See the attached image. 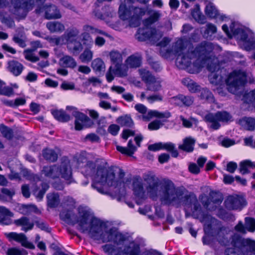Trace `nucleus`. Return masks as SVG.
<instances>
[{"label":"nucleus","instance_id":"f257e3e1","mask_svg":"<svg viewBox=\"0 0 255 255\" xmlns=\"http://www.w3.org/2000/svg\"><path fill=\"white\" fill-rule=\"evenodd\" d=\"M143 179L145 182V190L152 199H156L159 196L161 201L165 204L176 207L184 206L186 217L189 216L186 209H190L192 217L200 219L201 222H206L213 219L208 213L201 210V205L193 193L184 195V190L176 188L172 181L166 179L159 180L151 173L143 174Z\"/></svg>","mask_w":255,"mask_h":255},{"label":"nucleus","instance_id":"f03ea898","mask_svg":"<svg viewBox=\"0 0 255 255\" xmlns=\"http://www.w3.org/2000/svg\"><path fill=\"white\" fill-rule=\"evenodd\" d=\"M86 176H93L95 175V180L92 184V187L96 189L99 193L108 195L112 199L116 198L117 195H113L105 190L104 185L105 184L109 186H114L116 188L120 187V191L118 196H121L125 193V184L124 178L125 173L123 169L116 168L115 169L107 170L104 167L98 166L96 168L95 162L88 161L84 167Z\"/></svg>","mask_w":255,"mask_h":255},{"label":"nucleus","instance_id":"7ed1b4c3","mask_svg":"<svg viewBox=\"0 0 255 255\" xmlns=\"http://www.w3.org/2000/svg\"><path fill=\"white\" fill-rule=\"evenodd\" d=\"M105 223L97 218H92L90 223L89 234L93 239L102 240L103 243L113 242L117 245H123L127 237L117 232L115 228L107 230Z\"/></svg>","mask_w":255,"mask_h":255},{"label":"nucleus","instance_id":"20e7f679","mask_svg":"<svg viewBox=\"0 0 255 255\" xmlns=\"http://www.w3.org/2000/svg\"><path fill=\"white\" fill-rule=\"evenodd\" d=\"M104 252L109 255H161L158 251L150 249L146 250L140 253V247L137 244H130L125 246L123 250L112 244H106L102 246Z\"/></svg>","mask_w":255,"mask_h":255},{"label":"nucleus","instance_id":"39448f33","mask_svg":"<svg viewBox=\"0 0 255 255\" xmlns=\"http://www.w3.org/2000/svg\"><path fill=\"white\" fill-rule=\"evenodd\" d=\"M230 30H229L227 24H223L222 26L223 30L226 33L230 38L233 37L243 42V46L247 51H250L255 47V41L253 38H248L247 31L239 27H236L234 22L232 23L230 26Z\"/></svg>","mask_w":255,"mask_h":255},{"label":"nucleus","instance_id":"423d86ee","mask_svg":"<svg viewBox=\"0 0 255 255\" xmlns=\"http://www.w3.org/2000/svg\"><path fill=\"white\" fill-rule=\"evenodd\" d=\"M42 172L47 177L54 179L61 175L68 184L72 182V170L69 161L62 162L60 166H44Z\"/></svg>","mask_w":255,"mask_h":255},{"label":"nucleus","instance_id":"0eeeda50","mask_svg":"<svg viewBox=\"0 0 255 255\" xmlns=\"http://www.w3.org/2000/svg\"><path fill=\"white\" fill-rule=\"evenodd\" d=\"M46 0H10L9 10L17 18H24L35 3L42 4Z\"/></svg>","mask_w":255,"mask_h":255},{"label":"nucleus","instance_id":"6e6552de","mask_svg":"<svg viewBox=\"0 0 255 255\" xmlns=\"http://www.w3.org/2000/svg\"><path fill=\"white\" fill-rule=\"evenodd\" d=\"M192 49L186 53L179 54L176 59V65L180 69H187L191 73L198 72L202 68L201 62L191 54Z\"/></svg>","mask_w":255,"mask_h":255},{"label":"nucleus","instance_id":"1a4fd4ad","mask_svg":"<svg viewBox=\"0 0 255 255\" xmlns=\"http://www.w3.org/2000/svg\"><path fill=\"white\" fill-rule=\"evenodd\" d=\"M214 49L213 44L209 41H203L196 45L194 48H192L191 54L195 56L196 59H199L202 63V67L204 64L213 60L215 56L213 52Z\"/></svg>","mask_w":255,"mask_h":255},{"label":"nucleus","instance_id":"9d476101","mask_svg":"<svg viewBox=\"0 0 255 255\" xmlns=\"http://www.w3.org/2000/svg\"><path fill=\"white\" fill-rule=\"evenodd\" d=\"M247 73L242 70H235L231 72L225 80L228 91L237 94L241 88H243L247 82Z\"/></svg>","mask_w":255,"mask_h":255},{"label":"nucleus","instance_id":"9b49d317","mask_svg":"<svg viewBox=\"0 0 255 255\" xmlns=\"http://www.w3.org/2000/svg\"><path fill=\"white\" fill-rule=\"evenodd\" d=\"M35 11L37 14L44 11L45 18L47 19H59L62 16L59 9L54 4H45L42 6L38 7Z\"/></svg>","mask_w":255,"mask_h":255},{"label":"nucleus","instance_id":"f8f14e48","mask_svg":"<svg viewBox=\"0 0 255 255\" xmlns=\"http://www.w3.org/2000/svg\"><path fill=\"white\" fill-rule=\"evenodd\" d=\"M66 110L71 111L72 115L75 118V128L76 130L82 129L84 125L90 121V118L87 115L78 112L77 109L74 107L67 106Z\"/></svg>","mask_w":255,"mask_h":255},{"label":"nucleus","instance_id":"ddd939ff","mask_svg":"<svg viewBox=\"0 0 255 255\" xmlns=\"http://www.w3.org/2000/svg\"><path fill=\"white\" fill-rule=\"evenodd\" d=\"M226 208L229 210H241L246 205L245 199L238 195L229 196L224 202Z\"/></svg>","mask_w":255,"mask_h":255},{"label":"nucleus","instance_id":"4468645a","mask_svg":"<svg viewBox=\"0 0 255 255\" xmlns=\"http://www.w3.org/2000/svg\"><path fill=\"white\" fill-rule=\"evenodd\" d=\"M148 27L144 28H139L136 34V38L141 41L147 39L154 40L157 37V30L155 28H148Z\"/></svg>","mask_w":255,"mask_h":255},{"label":"nucleus","instance_id":"2eb2a0df","mask_svg":"<svg viewBox=\"0 0 255 255\" xmlns=\"http://www.w3.org/2000/svg\"><path fill=\"white\" fill-rule=\"evenodd\" d=\"M132 186L134 195L139 199H144L145 191L143 188L142 179L140 176L136 175L133 177Z\"/></svg>","mask_w":255,"mask_h":255},{"label":"nucleus","instance_id":"dca6fc26","mask_svg":"<svg viewBox=\"0 0 255 255\" xmlns=\"http://www.w3.org/2000/svg\"><path fill=\"white\" fill-rule=\"evenodd\" d=\"M205 13L208 16L216 18L220 21L226 20V19L227 18V17L225 15L220 14L214 4L211 2L207 4L205 8Z\"/></svg>","mask_w":255,"mask_h":255},{"label":"nucleus","instance_id":"f3484780","mask_svg":"<svg viewBox=\"0 0 255 255\" xmlns=\"http://www.w3.org/2000/svg\"><path fill=\"white\" fill-rule=\"evenodd\" d=\"M12 41L21 48L26 46L27 37L23 27H18L16 29V33L13 36Z\"/></svg>","mask_w":255,"mask_h":255},{"label":"nucleus","instance_id":"a211bd4d","mask_svg":"<svg viewBox=\"0 0 255 255\" xmlns=\"http://www.w3.org/2000/svg\"><path fill=\"white\" fill-rule=\"evenodd\" d=\"M79 218L77 217V223H78L82 232H85L88 230L85 226L87 224L89 219L90 216V212L86 209H79Z\"/></svg>","mask_w":255,"mask_h":255},{"label":"nucleus","instance_id":"6ab92c4d","mask_svg":"<svg viewBox=\"0 0 255 255\" xmlns=\"http://www.w3.org/2000/svg\"><path fill=\"white\" fill-rule=\"evenodd\" d=\"M195 143V138L191 136H188L183 139V143L179 145L178 148L186 152L191 153L194 150Z\"/></svg>","mask_w":255,"mask_h":255},{"label":"nucleus","instance_id":"aec40b11","mask_svg":"<svg viewBox=\"0 0 255 255\" xmlns=\"http://www.w3.org/2000/svg\"><path fill=\"white\" fill-rule=\"evenodd\" d=\"M14 224L18 227H21V230L26 232L33 228L34 224L31 222L28 218L23 216L14 221Z\"/></svg>","mask_w":255,"mask_h":255},{"label":"nucleus","instance_id":"412c9836","mask_svg":"<svg viewBox=\"0 0 255 255\" xmlns=\"http://www.w3.org/2000/svg\"><path fill=\"white\" fill-rule=\"evenodd\" d=\"M8 70L14 76L20 75L24 69V66L20 62L12 60L8 63Z\"/></svg>","mask_w":255,"mask_h":255},{"label":"nucleus","instance_id":"4be33fe9","mask_svg":"<svg viewBox=\"0 0 255 255\" xmlns=\"http://www.w3.org/2000/svg\"><path fill=\"white\" fill-rule=\"evenodd\" d=\"M147 14L149 15V16L143 21V24L145 27H148L157 21L161 16V13L159 11L151 9L147 11Z\"/></svg>","mask_w":255,"mask_h":255},{"label":"nucleus","instance_id":"5701e85b","mask_svg":"<svg viewBox=\"0 0 255 255\" xmlns=\"http://www.w3.org/2000/svg\"><path fill=\"white\" fill-rule=\"evenodd\" d=\"M13 213L3 206H0V224L8 225L11 223Z\"/></svg>","mask_w":255,"mask_h":255},{"label":"nucleus","instance_id":"b1692460","mask_svg":"<svg viewBox=\"0 0 255 255\" xmlns=\"http://www.w3.org/2000/svg\"><path fill=\"white\" fill-rule=\"evenodd\" d=\"M60 216L62 220L68 224L75 225L77 223V216L73 211H63L60 214Z\"/></svg>","mask_w":255,"mask_h":255},{"label":"nucleus","instance_id":"393cba45","mask_svg":"<svg viewBox=\"0 0 255 255\" xmlns=\"http://www.w3.org/2000/svg\"><path fill=\"white\" fill-rule=\"evenodd\" d=\"M188 42L187 40L180 38L178 39L172 46V51L177 57L179 54L184 53L183 52L187 46Z\"/></svg>","mask_w":255,"mask_h":255},{"label":"nucleus","instance_id":"a878e982","mask_svg":"<svg viewBox=\"0 0 255 255\" xmlns=\"http://www.w3.org/2000/svg\"><path fill=\"white\" fill-rule=\"evenodd\" d=\"M66 42L68 49L74 55L79 54L83 49L81 42L78 39H74Z\"/></svg>","mask_w":255,"mask_h":255},{"label":"nucleus","instance_id":"bb28decb","mask_svg":"<svg viewBox=\"0 0 255 255\" xmlns=\"http://www.w3.org/2000/svg\"><path fill=\"white\" fill-rule=\"evenodd\" d=\"M204 120L206 122L210 124L209 126L210 128L214 130L218 129L221 127L216 113L215 114L209 113L206 115L204 117Z\"/></svg>","mask_w":255,"mask_h":255},{"label":"nucleus","instance_id":"cd10ccee","mask_svg":"<svg viewBox=\"0 0 255 255\" xmlns=\"http://www.w3.org/2000/svg\"><path fill=\"white\" fill-rule=\"evenodd\" d=\"M119 14L120 18L123 20H132L131 6L128 8L125 4H121L119 8Z\"/></svg>","mask_w":255,"mask_h":255},{"label":"nucleus","instance_id":"c85d7f7f","mask_svg":"<svg viewBox=\"0 0 255 255\" xmlns=\"http://www.w3.org/2000/svg\"><path fill=\"white\" fill-rule=\"evenodd\" d=\"M171 117V113L168 111L159 112L155 110H150L148 111L147 115H143L144 119L149 121L152 117H157L160 119H167Z\"/></svg>","mask_w":255,"mask_h":255},{"label":"nucleus","instance_id":"c756f323","mask_svg":"<svg viewBox=\"0 0 255 255\" xmlns=\"http://www.w3.org/2000/svg\"><path fill=\"white\" fill-rule=\"evenodd\" d=\"M239 124L244 129L252 131L255 128V118L245 117L239 120Z\"/></svg>","mask_w":255,"mask_h":255},{"label":"nucleus","instance_id":"7c9ffc66","mask_svg":"<svg viewBox=\"0 0 255 255\" xmlns=\"http://www.w3.org/2000/svg\"><path fill=\"white\" fill-rule=\"evenodd\" d=\"M46 198L47 206L51 208L57 207L60 204L59 195L57 193H49Z\"/></svg>","mask_w":255,"mask_h":255},{"label":"nucleus","instance_id":"2f4dec72","mask_svg":"<svg viewBox=\"0 0 255 255\" xmlns=\"http://www.w3.org/2000/svg\"><path fill=\"white\" fill-rule=\"evenodd\" d=\"M20 213L24 215H30L32 213L36 214H40V212L37 207L32 204L29 205H21L19 208Z\"/></svg>","mask_w":255,"mask_h":255},{"label":"nucleus","instance_id":"473e14b6","mask_svg":"<svg viewBox=\"0 0 255 255\" xmlns=\"http://www.w3.org/2000/svg\"><path fill=\"white\" fill-rule=\"evenodd\" d=\"M117 149L122 154L131 156L136 150V147L133 145L131 139H130L128 143L127 147L117 146Z\"/></svg>","mask_w":255,"mask_h":255},{"label":"nucleus","instance_id":"72a5a7b5","mask_svg":"<svg viewBox=\"0 0 255 255\" xmlns=\"http://www.w3.org/2000/svg\"><path fill=\"white\" fill-rule=\"evenodd\" d=\"M54 118L62 123L67 122L70 120V116L63 110H56L51 112Z\"/></svg>","mask_w":255,"mask_h":255},{"label":"nucleus","instance_id":"f704fd0d","mask_svg":"<svg viewBox=\"0 0 255 255\" xmlns=\"http://www.w3.org/2000/svg\"><path fill=\"white\" fill-rule=\"evenodd\" d=\"M61 66L64 67L73 69L77 66L75 60L69 55H65L59 60Z\"/></svg>","mask_w":255,"mask_h":255},{"label":"nucleus","instance_id":"c9c22d12","mask_svg":"<svg viewBox=\"0 0 255 255\" xmlns=\"http://www.w3.org/2000/svg\"><path fill=\"white\" fill-rule=\"evenodd\" d=\"M46 27L52 33L62 32L65 29V26L62 23L55 21L47 22Z\"/></svg>","mask_w":255,"mask_h":255},{"label":"nucleus","instance_id":"e433bc0d","mask_svg":"<svg viewBox=\"0 0 255 255\" xmlns=\"http://www.w3.org/2000/svg\"><path fill=\"white\" fill-rule=\"evenodd\" d=\"M126 62L128 67L136 68L141 65V58L140 56L132 55L127 58Z\"/></svg>","mask_w":255,"mask_h":255},{"label":"nucleus","instance_id":"4c0bfd02","mask_svg":"<svg viewBox=\"0 0 255 255\" xmlns=\"http://www.w3.org/2000/svg\"><path fill=\"white\" fill-rule=\"evenodd\" d=\"M117 122L122 127L132 128L134 126V123L131 117L127 115L119 117Z\"/></svg>","mask_w":255,"mask_h":255},{"label":"nucleus","instance_id":"58836bf2","mask_svg":"<svg viewBox=\"0 0 255 255\" xmlns=\"http://www.w3.org/2000/svg\"><path fill=\"white\" fill-rule=\"evenodd\" d=\"M42 155L45 159L50 162H55L58 159V153L54 149L46 148L43 150Z\"/></svg>","mask_w":255,"mask_h":255},{"label":"nucleus","instance_id":"ea45409f","mask_svg":"<svg viewBox=\"0 0 255 255\" xmlns=\"http://www.w3.org/2000/svg\"><path fill=\"white\" fill-rule=\"evenodd\" d=\"M131 12L132 20L135 19L137 23L136 25H133L134 26H135L138 25L140 18L145 14L146 10L144 8H140L132 6Z\"/></svg>","mask_w":255,"mask_h":255},{"label":"nucleus","instance_id":"a19ab883","mask_svg":"<svg viewBox=\"0 0 255 255\" xmlns=\"http://www.w3.org/2000/svg\"><path fill=\"white\" fill-rule=\"evenodd\" d=\"M5 235L10 241L12 240L15 241L17 242L20 243L21 245L26 240L25 235L23 233H17L16 232H10L5 233Z\"/></svg>","mask_w":255,"mask_h":255},{"label":"nucleus","instance_id":"79ce46f5","mask_svg":"<svg viewBox=\"0 0 255 255\" xmlns=\"http://www.w3.org/2000/svg\"><path fill=\"white\" fill-rule=\"evenodd\" d=\"M182 83L186 86L192 93H195L200 90V86L193 80L189 78H184L182 80Z\"/></svg>","mask_w":255,"mask_h":255},{"label":"nucleus","instance_id":"37998d69","mask_svg":"<svg viewBox=\"0 0 255 255\" xmlns=\"http://www.w3.org/2000/svg\"><path fill=\"white\" fill-rule=\"evenodd\" d=\"M200 97L201 99L204 100L208 103H214L215 98L212 92L207 88H203L200 90Z\"/></svg>","mask_w":255,"mask_h":255},{"label":"nucleus","instance_id":"c03bdc74","mask_svg":"<svg viewBox=\"0 0 255 255\" xmlns=\"http://www.w3.org/2000/svg\"><path fill=\"white\" fill-rule=\"evenodd\" d=\"M162 149L170 152L173 157L176 158L178 156V151L176 148L175 144L172 142H162Z\"/></svg>","mask_w":255,"mask_h":255},{"label":"nucleus","instance_id":"a18cd8bd","mask_svg":"<svg viewBox=\"0 0 255 255\" xmlns=\"http://www.w3.org/2000/svg\"><path fill=\"white\" fill-rule=\"evenodd\" d=\"M139 73L142 80L146 85L156 78L150 72L145 69H139Z\"/></svg>","mask_w":255,"mask_h":255},{"label":"nucleus","instance_id":"49530a36","mask_svg":"<svg viewBox=\"0 0 255 255\" xmlns=\"http://www.w3.org/2000/svg\"><path fill=\"white\" fill-rule=\"evenodd\" d=\"M242 251L247 254L248 253L255 254V241L250 239H246Z\"/></svg>","mask_w":255,"mask_h":255},{"label":"nucleus","instance_id":"de8ad7c7","mask_svg":"<svg viewBox=\"0 0 255 255\" xmlns=\"http://www.w3.org/2000/svg\"><path fill=\"white\" fill-rule=\"evenodd\" d=\"M216 26L211 23H207L206 25V29L203 33L204 37L207 39H211L212 35L216 33Z\"/></svg>","mask_w":255,"mask_h":255},{"label":"nucleus","instance_id":"09e8293b","mask_svg":"<svg viewBox=\"0 0 255 255\" xmlns=\"http://www.w3.org/2000/svg\"><path fill=\"white\" fill-rule=\"evenodd\" d=\"M79 30L75 27H72L67 29L64 33L66 42L77 39V37L79 34Z\"/></svg>","mask_w":255,"mask_h":255},{"label":"nucleus","instance_id":"8fccbe9b","mask_svg":"<svg viewBox=\"0 0 255 255\" xmlns=\"http://www.w3.org/2000/svg\"><path fill=\"white\" fill-rule=\"evenodd\" d=\"M92 67L94 71L99 73L101 72H104L105 70V63L100 58L94 60L92 62Z\"/></svg>","mask_w":255,"mask_h":255},{"label":"nucleus","instance_id":"3c124183","mask_svg":"<svg viewBox=\"0 0 255 255\" xmlns=\"http://www.w3.org/2000/svg\"><path fill=\"white\" fill-rule=\"evenodd\" d=\"M245 241L246 239H243L240 235L235 234L232 237L231 244L234 247L242 250Z\"/></svg>","mask_w":255,"mask_h":255},{"label":"nucleus","instance_id":"603ef678","mask_svg":"<svg viewBox=\"0 0 255 255\" xmlns=\"http://www.w3.org/2000/svg\"><path fill=\"white\" fill-rule=\"evenodd\" d=\"M249 167H255V163L251 161L250 160H246L242 161L240 163V172L242 174H245L249 173L248 168Z\"/></svg>","mask_w":255,"mask_h":255},{"label":"nucleus","instance_id":"864d4df0","mask_svg":"<svg viewBox=\"0 0 255 255\" xmlns=\"http://www.w3.org/2000/svg\"><path fill=\"white\" fill-rule=\"evenodd\" d=\"M93 55V52L88 47L85 48L83 52L80 55L79 59L83 63H88L92 59Z\"/></svg>","mask_w":255,"mask_h":255},{"label":"nucleus","instance_id":"5fc2aeb1","mask_svg":"<svg viewBox=\"0 0 255 255\" xmlns=\"http://www.w3.org/2000/svg\"><path fill=\"white\" fill-rule=\"evenodd\" d=\"M113 73L120 77H126L128 75V69L123 67L122 63L115 65V68L113 69Z\"/></svg>","mask_w":255,"mask_h":255},{"label":"nucleus","instance_id":"6e6d98bb","mask_svg":"<svg viewBox=\"0 0 255 255\" xmlns=\"http://www.w3.org/2000/svg\"><path fill=\"white\" fill-rule=\"evenodd\" d=\"M110 9V8L109 6H105L102 8L103 11H104L103 13L97 10H95L93 12L95 16L98 18L105 19L107 17H109L111 15Z\"/></svg>","mask_w":255,"mask_h":255},{"label":"nucleus","instance_id":"4d7b16f0","mask_svg":"<svg viewBox=\"0 0 255 255\" xmlns=\"http://www.w3.org/2000/svg\"><path fill=\"white\" fill-rule=\"evenodd\" d=\"M34 50L27 49L24 50L23 55L26 60L32 62H36L39 60V58L33 53Z\"/></svg>","mask_w":255,"mask_h":255},{"label":"nucleus","instance_id":"13d9d810","mask_svg":"<svg viewBox=\"0 0 255 255\" xmlns=\"http://www.w3.org/2000/svg\"><path fill=\"white\" fill-rule=\"evenodd\" d=\"M0 131L3 137L8 139H11L13 137V132L12 129L3 125L0 126Z\"/></svg>","mask_w":255,"mask_h":255},{"label":"nucleus","instance_id":"bf43d9fd","mask_svg":"<svg viewBox=\"0 0 255 255\" xmlns=\"http://www.w3.org/2000/svg\"><path fill=\"white\" fill-rule=\"evenodd\" d=\"M147 90L148 91L156 92L160 90L161 85L160 82L155 78L152 82L146 85Z\"/></svg>","mask_w":255,"mask_h":255},{"label":"nucleus","instance_id":"052dcab7","mask_svg":"<svg viewBox=\"0 0 255 255\" xmlns=\"http://www.w3.org/2000/svg\"><path fill=\"white\" fill-rule=\"evenodd\" d=\"M112 62L116 64L122 63L123 57L122 54L117 51H112L110 54Z\"/></svg>","mask_w":255,"mask_h":255},{"label":"nucleus","instance_id":"680f3d73","mask_svg":"<svg viewBox=\"0 0 255 255\" xmlns=\"http://www.w3.org/2000/svg\"><path fill=\"white\" fill-rule=\"evenodd\" d=\"M27 252L24 249L11 248L7 250L6 255H27Z\"/></svg>","mask_w":255,"mask_h":255},{"label":"nucleus","instance_id":"e2e57ef3","mask_svg":"<svg viewBox=\"0 0 255 255\" xmlns=\"http://www.w3.org/2000/svg\"><path fill=\"white\" fill-rule=\"evenodd\" d=\"M5 83L3 82V84L0 86V94L2 95L10 97L13 94V90L11 87L5 86Z\"/></svg>","mask_w":255,"mask_h":255},{"label":"nucleus","instance_id":"0e129e2a","mask_svg":"<svg viewBox=\"0 0 255 255\" xmlns=\"http://www.w3.org/2000/svg\"><path fill=\"white\" fill-rule=\"evenodd\" d=\"M82 40L83 44L88 46L89 48H91L93 44V38L88 32H85L82 33Z\"/></svg>","mask_w":255,"mask_h":255},{"label":"nucleus","instance_id":"69168bd1","mask_svg":"<svg viewBox=\"0 0 255 255\" xmlns=\"http://www.w3.org/2000/svg\"><path fill=\"white\" fill-rule=\"evenodd\" d=\"M34 224H35L38 228L42 231L47 233H50L51 232V228L49 227L48 224L43 221L41 220H35Z\"/></svg>","mask_w":255,"mask_h":255},{"label":"nucleus","instance_id":"338daca9","mask_svg":"<svg viewBox=\"0 0 255 255\" xmlns=\"http://www.w3.org/2000/svg\"><path fill=\"white\" fill-rule=\"evenodd\" d=\"M245 227L250 232L255 231V219L251 217L245 218Z\"/></svg>","mask_w":255,"mask_h":255},{"label":"nucleus","instance_id":"774afa93","mask_svg":"<svg viewBox=\"0 0 255 255\" xmlns=\"http://www.w3.org/2000/svg\"><path fill=\"white\" fill-rule=\"evenodd\" d=\"M244 98L245 102L248 104H253L255 108V89L246 94L244 96Z\"/></svg>","mask_w":255,"mask_h":255}]
</instances>
